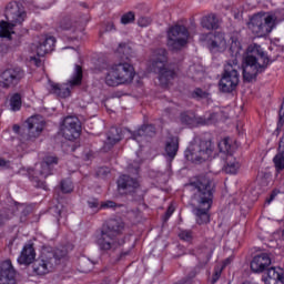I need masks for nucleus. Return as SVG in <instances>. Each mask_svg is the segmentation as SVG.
<instances>
[{
	"label": "nucleus",
	"mask_w": 284,
	"mask_h": 284,
	"mask_svg": "<svg viewBox=\"0 0 284 284\" xmlns=\"http://www.w3.org/2000/svg\"><path fill=\"white\" fill-rule=\"evenodd\" d=\"M282 21H284V9L267 13L258 12L251 18V31L256 37H267Z\"/></svg>",
	"instance_id": "7ed1b4c3"
},
{
	"label": "nucleus",
	"mask_w": 284,
	"mask_h": 284,
	"mask_svg": "<svg viewBox=\"0 0 284 284\" xmlns=\"http://www.w3.org/2000/svg\"><path fill=\"white\" fill-rule=\"evenodd\" d=\"M0 168H10V161L0 158Z\"/></svg>",
	"instance_id": "09e8293b"
},
{
	"label": "nucleus",
	"mask_w": 284,
	"mask_h": 284,
	"mask_svg": "<svg viewBox=\"0 0 284 284\" xmlns=\"http://www.w3.org/2000/svg\"><path fill=\"white\" fill-rule=\"evenodd\" d=\"M102 172H106V169H103V168H102V169L99 170V173H100V174H101Z\"/></svg>",
	"instance_id": "052dcab7"
},
{
	"label": "nucleus",
	"mask_w": 284,
	"mask_h": 284,
	"mask_svg": "<svg viewBox=\"0 0 284 284\" xmlns=\"http://www.w3.org/2000/svg\"><path fill=\"white\" fill-rule=\"evenodd\" d=\"M248 68H250V47L245 49L242 57L241 70L243 73L244 81H250V71H247Z\"/></svg>",
	"instance_id": "c85d7f7f"
},
{
	"label": "nucleus",
	"mask_w": 284,
	"mask_h": 284,
	"mask_svg": "<svg viewBox=\"0 0 284 284\" xmlns=\"http://www.w3.org/2000/svg\"><path fill=\"white\" fill-rule=\"evenodd\" d=\"M179 239H181V241H185L186 243H192V240L194 239V234L192 233L191 230H183V231H180Z\"/></svg>",
	"instance_id": "c9c22d12"
},
{
	"label": "nucleus",
	"mask_w": 284,
	"mask_h": 284,
	"mask_svg": "<svg viewBox=\"0 0 284 284\" xmlns=\"http://www.w3.org/2000/svg\"><path fill=\"white\" fill-rule=\"evenodd\" d=\"M193 70H196V67H195V65L190 67V72H193Z\"/></svg>",
	"instance_id": "4d7b16f0"
},
{
	"label": "nucleus",
	"mask_w": 284,
	"mask_h": 284,
	"mask_svg": "<svg viewBox=\"0 0 284 284\" xmlns=\"http://www.w3.org/2000/svg\"><path fill=\"white\" fill-rule=\"evenodd\" d=\"M206 261H210V255H206Z\"/></svg>",
	"instance_id": "e2e57ef3"
},
{
	"label": "nucleus",
	"mask_w": 284,
	"mask_h": 284,
	"mask_svg": "<svg viewBox=\"0 0 284 284\" xmlns=\"http://www.w3.org/2000/svg\"><path fill=\"white\" fill-rule=\"evenodd\" d=\"M190 39V31L185 26L175 24L168 30L166 45L170 50L179 51L187 45Z\"/></svg>",
	"instance_id": "9b49d317"
},
{
	"label": "nucleus",
	"mask_w": 284,
	"mask_h": 284,
	"mask_svg": "<svg viewBox=\"0 0 284 284\" xmlns=\"http://www.w3.org/2000/svg\"><path fill=\"white\" fill-rule=\"evenodd\" d=\"M61 190L64 194H70V192H72V190H74V185H72V181L63 180L61 182Z\"/></svg>",
	"instance_id": "e433bc0d"
},
{
	"label": "nucleus",
	"mask_w": 284,
	"mask_h": 284,
	"mask_svg": "<svg viewBox=\"0 0 284 284\" xmlns=\"http://www.w3.org/2000/svg\"><path fill=\"white\" fill-rule=\"evenodd\" d=\"M180 119L182 123H185L186 125H192L194 123V115L189 112H184L180 115Z\"/></svg>",
	"instance_id": "58836bf2"
},
{
	"label": "nucleus",
	"mask_w": 284,
	"mask_h": 284,
	"mask_svg": "<svg viewBox=\"0 0 284 284\" xmlns=\"http://www.w3.org/2000/svg\"><path fill=\"white\" fill-rule=\"evenodd\" d=\"M156 134V129L152 124L143 125L139 130L131 133V139L141 143L145 136H154Z\"/></svg>",
	"instance_id": "b1692460"
},
{
	"label": "nucleus",
	"mask_w": 284,
	"mask_h": 284,
	"mask_svg": "<svg viewBox=\"0 0 284 284\" xmlns=\"http://www.w3.org/2000/svg\"><path fill=\"white\" fill-rule=\"evenodd\" d=\"M29 138L37 139L45 128V120L41 115H34L28 119Z\"/></svg>",
	"instance_id": "aec40b11"
},
{
	"label": "nucleus",
	"mask_w": 284,
	"mask_h": 284,
	"mask_svg": "<svg viewBox=\"0 0 284 284\" xmlns=\"http://www.w3.org/2000/svg\"><path fill=\"white\" fill-rule=\"evenodd\" d=\"M270 265H272V258H270L267 253H262L253 257L251 262V270L252 272H255V274H258L261 272H265V268L270 267Z\"/></svg>",
	"instance_id": "412c9836"
},
{
	"label": "nucleus",
	"mask_w": 284,
	"mask_h": 284,
	"mask_svg": "<svg viewBox=\"0 0 284 284\" xmlns=\"http://www.w3.org/2000/svg\"><path fill=\"white\" fill-rule=\"evenodd\" d=\"M49 253L53 254V258L55 261V265H58L61 258H65L68 256V250L65 247L57 248L55 251L48 250Z\"/></svg>",
	"instance_id": "473e14b6"
},
{
	"label": "nucleus",
	"mask_w": 284,
	"mask_h": 284,
	"mask_svg": "<svg viewBox=\"0 0 284 284\" xmlns=\"http://www.w3.org/2000/svg\"><path fill=\"white\" fill-rule=\"evenodd\" d=\"M176 152H179V138L171 136L165 143V154L173 160L176 156Z\"/></svg>",
	"instance_id": "bb28decb"
},
{
	"label": "nucleus",
	"mask_w": 284,
	"mask_h": 284,
	"mask_svg": "<svg viewBox=\"0 0 284 284\" xmlns=\"http://www.w3.org/2000/svg\"><path fill=\"white\" fill-rule=\"evenodd\" d=\"M34 258H37L34 246L32 244H26L18 257V263L20 265H30L34 262Z\"/></svg>",
	"instance_id": "5701e85b"
},
{
	"label": "nucleus",
	"mask_w": 284,
	"mask_h": 284,
	"mask_svg": "<svg viewBox=\"0 0 284 284\" xmlns=\"http://www.w3.org/2000/svg\"><path fill=\"white\" fill-rule=\"evenodd\" d=\"M24 77L23 70L21 68H11L6 69L0 74V85L2 88H12V85H17Z\"/></svg>",
	"instance_id": "f3484780"
},
{
	"label": "nucleus",
	"mask_w": 284,
	"mask_h": 284,
	"mask_svg": "<svg viewBox=\"0 0 284 284\" xmlns=\"http://www.w3.org/2000/svg\"><path fill=\"white\" fill-rule=\"evenodd\" d=\"M18 210H22L23 214H26V210H23V205H19Z\"/></svg>",
	"instance_id": "6e6d98bb"
},
{
	"label": "nucleus",
	"mask_w": 284,
	"mask_h": 284,
	"mask_svg": "<svg viewBox=\"0 0 284 284\" xmlns=\"http://www.w3.org/2000/svg\"><path fill=\"white\" fill-rule=\"evenodd\" d=\"M12 219V212L10 210L0 212V226L6 223V221H10Z\"/></svg>",
	"instance_id": "37998d69"
},
{
	"label": "nucleus",
	"mask_w": 284,
	"mask_h": 284,
	"mask_svg": "<svg viewBox=\"0 0 284 284\" xmlns=\"http://www.w3.org/2000/svg\"><path fill=\"white\" fill-rule=\"evenodd\" d=\"M217 148L222 154H226L224 172L226 174H236V172H239V162L232 158V154H234V146L230 143V139L222 140Z\"/></svg>",
	"instance_id": "4468645a"
},
{
	"label": "nucleus",
	"mask_w": 284,
	"mask_h": 284,
	"mask_svg": "<svg viewBox=\"0 0 284 284\" xmlns=\"http://www.w3.org/2000/svg\"><path fill=\"white\" fill-rule=\"evenodd\" d=\"M118 187L123 194H139L141 192L139 181L130 175H121L118 180Z\"/></svg>",
	"instance_id": "a211bd4d"
},
{
	"label": "nucleus",
	"mask_w": 284,
	"mask_h": 284,
	"mask_svg": "<svg viewBox=\"0 0 284 284\" xmlns=\"http://www.w3.org/2000/svg\"><path fill=\"white\" fill-rule=\"evenodd\" d=\"M58 32H65L68 30H72L74 32V22H72V18L64 17L60 20L58 26Z\"/></svg>",
	"instance_id": "7c9ffc66"
},
{
	"label": "nucleus",
	"mask_w": 284,
	"mask_h": 284,
	"mask_svg": "<svg viewBox=\"0 0 284 284\" xmlns=\"http://www.w3.org/2000/svg\"><path fill=\"white\" fill-rule=\"evenodd\" d=\"M135 174H139V168H135Z\"/></svg>",
	"instance_id": "680f3d73"
},
{
	"label": "nucleus",
	"mask_w": 284,
	"mask_h": 284,
	"mask_svg": "<svg viewBox=\"0 0 284 284\" xmlns=\"http://www.w3.org/2000/svg\"><path fill=\"white\" fill-rule=\"evenodd\" d=\"M221 278V271H216L212 277V283H216Z\"/></svg>",
	"instance_id": "3c124183"
},
{
	"label": "nucleus",
	"mask_w": 284,
	"mask_h": 284,
	"mask_svg": "<svg viewBox=\"0 0 284 284\" xmlns=\"http://www.w3.org/2000/svg\"><path fill=\"white\" fill-rule=\"evenodd\" d=\"M10 106L13 112L21 110V94L14 93L10 99Z\"/></svg>",
	"instance_id": "72a5a7b5"
},
{
	"label": "nucleus",
	"mask_w": 284,
	"mask_h": 284,
	"mask_svg": "<svg viewBox=\"0 0 284 284\" xmlns=\"http://www.w3.org/2000/svg\"><path fill=\"white\" fill-rule=\"evenodd\" d=\"M201 26L205 30H216L219 28V18L214 13L205 16L201 19Z\"/></svg>",
	"instance_id": "cd10ccee"
},
{
	"label": "nucleus",
	"mask_w": 284,
	"mask_h": 284,
	"mask_svg": "<svg viewBox=\"0 0 284 284\" xmlns=\"http://www.w3.org/2000/svg\"><path fill=\"white\" fill-rule=\"evenodd\" d=\"M133 21H134V12H132V11H129L128 13H124L121 17V23L123 26H128L129 23H133Z\"/></svg>",
	"instance_id": "a19ab883"
},
{
	"label": "nucleus",
	"mask_w": 284,
	"mask_h": 284,
	"mask_svg": "<svg viewBox=\"0 0 284 284\" xmlns=\"http://www.w3.org/2000/svg\"><path fill=\"white\" fill-rule=\"evenodd\" d=\"M172 214H174V206H173V205H170V206L168 207L166 213H165L166 219H170V216H172Z\"/></svg>",
	"instance_id": "8fccbe9b"
},
{
	"label": "nucleus",
	"mask_w": 284,
	"mask_h": 284,
	"mask_svg": "<svg viewBox=\"0 0 284 284\" xmlns=\"http://www.w3.org/2000/svg\"><path fill=\"white\" fill-rule=\"evenodd\" d=\"M95 243L100 250L108 252L110 250H116V247L123 245L124 242L123 240L116 237V235H113L112 233L102 229L95 235Z\"/></svg>",
	"instance_id": "ddd939ff"
},
{
	"label": "nucleus",
	"mask_w": 284,
	"mask_h": 284,
	"mask_svg": "<svg viewBox=\"0 0 284 284\" xmlns=\"http://www.w3.org/2000/svg\"><path fill=\"white\" fill-rule=\"evenodd\" d=\"M210 97V93L206 91H203L202 89H195L193 91V99H207Z\"/></svg>",
	"instance_id": "79ce46f5"
},
{
	"label": "nucleus",
	"mask_w": 284,
	"mask_h": 284,
	"mask_svg": "<svg viewBox=\"0 0 284 284\" xmlns=\"http://www.w3.org/2000/svg\"><path fill=\"white\" fill-rule=\"evenodd\" d=\"M256 181H257L258 185H261V187H267V185H270V183H272V174L261 173V174H258Z\"/></svg>",
	"instance_id": "f704fd0d"
},
{
	"label": "nucleus",
	"mask_w": 284,
	"mask_h": 284,
	"mask_svg": "<svg viewBox=\"0 0 284 284\" xmlns=\"http://www.w3.org/2000/svg\"><path fill=\"white\" fill-rule=\"evenodd\" d=\"M230 57L232 60H229L224 65V74L220 80V90L221 92H232L239 85V71L236 70V65H239V57H241V52H243V47H241V42H239V36L233 34L230 38Z\"/></svg>",
	"instance_id": "f03ea898"
},
{
	"label": "nucleus",
	"mask_w": 284,
	"mask_h": 284,
	"mask_svg": "<svg viewBox=\"0 0 284 284\" xmlns=\"http://www.w3.org/2000/svg\"><path fill=\"white\" fill-rule=\"evenodd\" d=\"M194 192L192 203L195 205L193 214L197 225H205L210 221V210L214 203V181L207 176H200L190 183Z\"/></svg>",
	"instance_id": "f257e3e1"
},
{
	"label": "nucleus",
	"mask_w": 284,
	"mask_h": 284,
	"mask_svg": "<svg viewBox=\"0 0 284 284\" xmlns=\"http://www.w3.org/2000/svg\"><path fill=\"white\" fill-rule=\"evenodd\" d=\"M150 23H152V19H150L148 17H141L138 20V26H140V28H148V26H150Z\"/></svg>",
	"instance_id": "a18cd8bd"
},
{
	"label": "nucleus",
	"mask_w": 284,
	"mask_h": 284,
	"mask_svg": "<svg viewBox=\"0 0 284 284\" xmlns=\"http://www.w3.org/2000/svg\"><path fill=\"white\" fill-rule=\"evenodd\" d=\"M243 284H250V282H244Z\"/></svg>",
	"instance_id": "69168bd1"
},
{
	"label": "nucleus",
	"mask_w": 284,
	"mask_h": 284,
	"mask_svg": "<svg viewBox=\"0 0 284 284\" xmlns=\"http://www.w3.org/2000/svg\"><path fill=\"white\" fill-rule=\"evenodd\" d=\"M168 63V51L165 49H156L151 59V65L154 72H159V81L161 85H170V81L176 77V72L165 68Z\"/></svg>",
	"instance_id": "0eeeda50"
},
{
	"label": "nucleus",
	"mask_w": 284,
	"mask_h": 284,
	"mask_svg": "<svg viewBox=\"0 0 284 284\" xmlns=\"http://www.w3.org/2000/svg\"><path fill=\"white\" fill-rule=\"evenodd\" d=\"M121 139H123V135L121 134V129L112 126L106 134L105 148L110 150V148L116 145V143H119Z\"/></svg>",
	"instance_id": "a878e982"
},
{
	"label": "nucleus",
	"mask_w": 284,
	"mask_h": 284,
	"mask_svg": "<svg viewBox=\"0 0 284 284\" xmlns=\"http://www.w3.org/2000/svg\"><path fill=\"white\" fill-rule=\"evenodd\" d=\"M134 67L132 64L128 62H119L112 64L108 70L105 83L110 88H116L118 85L132 83L134 80Z\"/></svg>",
	"instance_id": "39448f33"
},
{
	"label": "nucleus",
	"mask_w": 284,
	"mask_h": 284,
	"mask_svg": "<svg viewBox=\"0 0 284 284\" xmlns=\"http://www.w3.org/2000/svg\"><path fill=\"white\" fill-rule=\"evenodd\" d=\"M34 48H36V54L38 57H45V55H41V50H45V47L43 45V42H40L39 44H36Z\"/></svg>",
	"instance_id": "de8ad7c7"
},
{
	"label": "nucleus",
	"mask_w": 284,
	"mask_h": 284,
	"mask_svg": "<svg viewBox=\"0 0 284 284\" xmlns=\"http://www.w3.org/2000/svg\"><path fill=\"white\" fill-rule=\"evenodd\" d=\"M4 17L8 22H0V37L10 39L12 28L14 26H21V23L26 21V17H28V14L26 13L23 4L17 1H11L6 7Z\"/></svg>",
	"instance_id": "20e7f679"
},
{
	"label": "nucleus",
	"mask_w": 284,
	"mask_h": 284,
	"mask_svg": "<svg viewBox=\"0 0 284 284\" xmlns=\"http://www.w3.org/2000/svg\"><path fill=\"white\" fill-rule=\"evenodd\" d=\"M224 265H230V258H226Z\"/></svg>",
	"instance_id": "bf43d9fd"
},
{
	"label": "nucleus",
	"mask_w": 284,
	"mask_h": 284,
	"mask_svg": "<svg viewBox=\"0 0 284 284\" xmlns=\"http://www.w3.org/2000/svg\"><path fill=\"white\" fill-rule=\"evenodd\" d=\"M57 43V39L52 36L47 37L42 44L44 45V50H40V55H47L49 52L54 50V44Z\"/></svg>",
	"instance_id": "c756f323"
},
{
	"label": "nucleus",
	"mask_w": 284,
	"mask_h": 284,
	"mask_svg": "<svg viewBox=\"0 0 284 284\" xmlns=\"http://www.w3.org/2000/svg\"><path fill=\"white\" fill-rule=\"evenodd\" d=\"M201 39L206 42L209 50L213 53L227 50V40H225V33L223 32L207 33L202 36Z\"/></svg>",
	"instance_id": "2eb2a0df"
},
{
	"label": "nucleus",
	"mask_w": 284,
	"mask_h": 284,
	"mask_svg": "<svg viewBox=\"0 0 284 284\" xmlns=\"http://www.w3.org/2000/svg\"><path fill=\"white\" fill-rule=\"evenodd\" d=\"M83 81V69L81 65L75 64L73 74L68 83H51V94L58 97V99H68L72 95V88L81 85Z\"/></svg>",
	"instance_id": "1a4fd4ad"
},
{
	"label": "nucleus",
	"mask_w": 284,
	"mask_h": 284,
	"mask_svg": "<svg viewBox=\"0 0 284 284\" xmlns=\"http://www.w3.org/2000/svg\"><path fill=\"white\" fill-rule=\"evenodd\" d=\"M116 52L118 54H122V59H130L132 57V48L125 43H120Z\"/></svg>",
	"instance_id": "2f4dec72"
},
{
	"label": "nucleus",
	"mask_w": 284,
	"mask_h": 284,
	"mask_svg": "<svg viewBox=\"0 0 284 284\" xmlns=\"http://www.w3.org/2000/svg\"><path fill=\"white\" fill-rule=\"evenodd\" d=\"M116 207H121L114 201H105L100 204V210H116Z\"/></svg>",
	"instance_id": "ea45409f"
},
{
	"label": "nucleus",
	"mask_w": 284,
	"mask_h": 284,
	"mask_svg": "<svg viewBox=\"0 0 284 284\" xmlns=\"http://www.w3.org/2000/svg\"><path fill=\"white\" fill-rule=\"evenodd\" d=\"M58 215L61 216V211H58Z\"/></svg>",
	"instance_id": "0e129e2a"
},
{
	"label": "nucleus",
	"mask_w": 284,
	"mask_h": 284,
	"mask_svg": "<svg viewBox=\"0 0 284 284\" xmlns=\"http://www.w3.org/2000/svg\"><path fill=\"white\" fill-rule=\"evenodd\" d=\"M54 265H57L54 254L50 253L49 250H43L41 255L34 261L32 267L34 274L45 276V274H50L54 270Z\"/></svg>",
	"instance_id": "f8f14e48"
},
{
	"label": "nucleus",
	"mask_w": 284,
	"mask_h": 284,
	"mask_svg": "<svg viewBox=\"0 0 284 284\" xmlns=\"http://www.w3.org/2000/svg\"><path fill=\"white\" fill-rule=\"evenodd\" d=\"M210 124V120H205L204 122H203V125H209Z\"/></svg>",
	"instance_id": "13d9d810"
},
{
	"label": "nucleus",
	"mask_w": 284,
	"mask_h": 284,
	"mask_svg": "<svg viewBox=\"0 0 284 284\" xmlns=\"http://www.w3.org/2000/svg\"><path fill=\"white\" fill-rule=\"evenodd\" d=\"M0 284H17V270L10 260L0 264Z\"/></svg>",
	"instance_id": "6ab92c4d"
},
{
	"label": "nucleus",
	"mask_w": 284,
	"mask_h": 284,
	"mask_svg": "<svg viewBox=\"0 0 284 284\" xmlns=\"http://www.w3.org/2000/svg\"><path fill=\"white\" fill-rule=\"evenodd\" d=\"M273 161L275 163V168H277L278 170H284V153H283V151H280V154H277Z\"/></svg>",
	"instance_id": "4c0bfd02"
},
{
	"label": "nucleus",
	"mask_w": 284,
	"mask_h": 284,
	"mask_svg": "<svg viewBox=\"0 0 284 284\" xmlns=\"http://www.w3.org/2000/svg\"><path fill=\"white\" fill-rule=\"evenodd\" d=\"M281 192H283V191H281L278 189L273 190L270 197H267L265 201L266 205H270L272 203V201H274V199H276L278 196V194H281Z\"/></svg>",
	"instance_id": "49530a36"
},
{
	"label": "nucleus",
	"mask_w": 284,
	"mask_h": 284,
	"mask_svg": "<svg viewBox=\"0 0 284 284\" xmlns=\"http://www.w3.org/2000/svg\"><path fill=\"white\" fill-rule=\"evenodd\" d=\"M130 254V251H126V252H122L120 254V257L123 258V256H128Z\"/></svg>",
	"instance_id": "864d4df0"
},
{
	"label": "nucleus",
	"mask_w": 284,
	"mask_h": 284,
	"mask_svg": "<svg viewBox=\"0 0 284 284\" xmlns=\"http://www.w3.org/2000/svg\"><path fill=\"white\" fill-rule=\"evenodd\" d=\"M88 205L91 210H95V212H99V210H101V204L99 203L98 199L88 200Z\"/></svg>",
	"instance_id": "c03bdc74"
},
{
	"label": "nucleus",
	"mask_w": 284,
	"mask_h": 284,
	"mask_svg": "<svg viewBox=\"0 0 284 284\" xmlns=\"http://www.w3.org/2000/svg\"><path fill=\"white\" fill-rule=\"evenodd\" d=\"M250 81H254L260 72H264L270 63V58L265 55V51L257 43H252L250 47Z\"/></svg>",
	"instance_id": "9d476101"
},
{
	"label": "nucleus",
	"mask_w": 284,
	"mask_h": 284,
	"mask_svg": "<svg viewBox=\"0 0 284 284\" xmlns=\"http://www.w3.org/2000/svg\"><path fill=\"white\" fill-rule=\"evenodd\" d=\"M59 163V158L48 155L44 160L36 164L32 173H29L30 181L33 182L34 187H41L42 190H48V185L45 184V179L52 174V169L54 165Z\"/></svg>",
	"instance_id": "423d86ee"
},
{
	"label": "nucleus",
	"mask_w": 284,
	"mask_h": 284,
	"mask_svg": "<svg viewBox=\"0 0 284 284\" xmlns=\"http://www.w3.org/2000/svg\"><path fill=\"white\" fill-rule=\"evenodd\" d=\"M265 284H284L283 268L271 267L267 271V277L264 280Z\"/></svg>",
	"instance_id": "393cba45"
},
{
	"label": "nucleus",
	"mask_w": 284,
	"mask_h": 284,
	"mask_svg": "<svg viewBox=\"0 0 284 284\" xmlns=\"http://www.w3.org/2000/svg\"><path fill=\"white\" fill-rule=\"evenodd\" d=\"M62 134L68 141H74L81 136V121L79 118L67 116L62 123Z\"/></svg>",
	"instance_id": "dca6fc26"
},
{
	"label": "nucleus",
	"mask_w": 284,
	"mask_h": 284,
	"mask_svg": "<svg viewBox=\"0 0 284 284\" xmlns=\"http://www.w3.org/2000/svg\"><path fill=\"white\" fill-rule=\"evenodd\" d=\"M19 130H21V126L18 124L13 125V132H16V134H19Z\"/></svg>",
	"instance_id": "603ef678"
},
{
	"label": "nucleus",
	"mask_w": 284,
	"mask_h": 284,
	"mask_svg": "<svg viewBox=\"0 0 284 284\" xmlns=\"http://www.w3.org/2000/svg\"><path fill=\"white\" fill-rule=\"evenodd\" d=\"M102 230L113 234L119 239V236H121L125 230V223H123V220L119 217L111 219L102 226Z\"/></svg>",
	"instance_id": "4be33fe9"
},
{
	"label": "nucleus",
	"mask_w": 284,
	"mask_h": 284,
	"mask_svg": "<svg viewBox=\"0 0 284 284\" xmlns=\"http://www.w3.org/2000/svg\"><path fill=\"white\" fill-rule=\"evenodd\" d=\"M33 61H36V65H41V60L37 59V58H33Z\"/></svg>",
	"instance_id": "5fc2aeb1"
},
{
	"label": "nucleus",
	"mask_w": 284,
	"mask_h": 284,
	"mask_svg": "<svg viewBox=\"0 0 284 284\" xmlns=\"http://www.w3.org/2000/svg\"><path fill=\"white\" fill-rule=\"evenodd\" d=\"M214 152V144L210 140H195L185 151V156L193 163H203L210 160Z\"/></svg>",
	"instance_id": "6e6552de"
}]
</instances>
